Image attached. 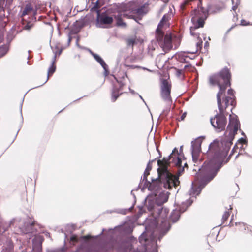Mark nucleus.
<instances>
[{"label": "nucleus", "instance_id": "obj_19", "mask_svg": "<svg viewBox=\"0 0 252 252\" xmlns=\"http://www.w3.org/2000/svg\"><path fill=\"white\" fill-rule=\"evenodd\" d=\"M232 210V207L231 205H229V208L227 209V210L225 211L223 214L222 218V223H224L225 221H226L230 215V212Z\"/></svg>", "mask_w": 252, "mask_h": 252}, {"label": "nucleus", "instance_id": "obj_18", "mask_svg": "<svg viewBox=\"0 0 252 252\" xmlns=\"http://www.w3.org/2000/svg\"><path fill=\"white\" fill-rule=\"evenodd\" d=\"M56 53L55 54V55L53 57L52 62V64H51V66L48 69V76L50 74L52 75L55 71L56 66L55 65V63L56 62ZM48 77H49V76L48 77V78L47 79L46 81H47Z\"/></svg>", "mask_w": 252, "mask_h": 252}, {"label": "nucleus", "instance_id": "obj_30", "mask_svg": "<svg viewBox=\"0 0 252 252\" xmlns=\"http://www.w3.org/2000/svg\"><path fill=\"white\" fill-rule=\"evenodd\" d=\"M241 24L243 26H246L248 25V23H246L245 20H242L241 21Z\"/></svg>", "mask_w": 252, "mask_h": 252}, {"label": "nucleus", "instance_id": "obj_37", "mask_svg": "<svg viewBox=\"0 0 252 252\" xmlns=\"http://www.w3.org/2000/svg\"><path fill=\"white\" fill-rule=\"evenodd\" d=\"M185 58L184 59V61H185V62H187V59H188V58H189V59H190L188 56H185Z\"/></svg>", "mask_w": 252, "mask_h": 252}, {"label": "nucleus", "instance_id": "obj_34", "mask_svg": "<svg viewBox=\"0 0 252 252\" xmlns=\"http://www.w3.org/2000/svg\"><path fill=\"white\" fill-rule=\"evenodd\" d=\"M31 28V26L29 25V23H28V24H27V25L25 26V28L26 29H30V28Z\"/></svg>", "mask_w": 252, "mask_h": 252}, {"label": "nucleus", "instance_id": "obj_15", "mask_svg": "<svg viewBox=\"0 0 252 252\" xmlns=\"http://www.w3.org/2000/svg\"><path fill=\"white\" fill-rule=\"evenodd\" d=\"M170 18V15L169 14H165L162 19L161 20L160 22L158 24V28L157 29V32H158L161 31L160 29L161 28L164 26V25L167 26L168 24L167 23L169 19Z\"/></svg>", "mask_w": 252, "mask_h": 252}, {"label": "nucleus", "instance_id": "obj_24", "mask_svg": "<svg viewBox=\"0 0 252 252\" xmlns=\"http://www.w3.org/2000/svg\"><path fill=\"white\" fill-rule=\"evenodd\" d=\"M70 241L72 242L73 244H74V243L78 241V237L75 235H72L70 238Z\"/></svg>", "mask_w": 252, "mask_h": 252}, {"label": "nucleus", "instance_id": "obj_4", "mask_svg": "<svg viewBox=\"0 0 252 252\" xmlns=\"http://www.w3.org/2000/svg\"><path fill=\"white\" fill-rule=\"evenodd\" d=\"M230 73L227 68H224L218 74L211 76L209 82L212 85H217L219 91L217 94V101H221V97L225 93L227 86H230Z\"/></svg>", "mask_w": 252, "mask_h": 252}, {"label": "nucleus", "instance_id": "obj_22", "mask_svg": "<svg viewBox=\"0 0 252 252\" xmlns=\"http://www.w3.org/2000/svg\"><path fill=\"white\" fill-rule=\"evenodd\" d=\"M8 50L7 46L4 45L0 47V57L5 55Z\"/></svg>", "mask_w": 252, "mask_h": 252}, {"label": "nucleus", "instance_id": "obj_7", "mask_svg": "<svg viewBox=\"0 0 252 252\" xmlns=\"http://www.w3.org/2000/svg\"><path fill=\"white\" fill-rule=\"evenodd\" d=\"M156 38L159 45L165 52H169L174 46V48L176 49L179 44V42L176 43L178 39L175 36H173L170 33L166 34L164 36L163 33L161 31L156 32Z\"/></svg>", "mask_w": 252, "mask_h": 252}, {"label": "nucleus", "instance_id": "obj_45", "mask_svg": "<svg viewBox=\"0 0 252 252\" xmlns=\"http://www.w3.org/2000/svg\"><path fill=\"white\" fill-rule=\"evenodd\" d=\"M182 147H183L182 146H181V147H180V149H182Z\"/></svg>", "mask_w": 252, "mask_h": 252}, {"label": "nucleus", "instance_id": "obj_16", "mask_svg": "<svg viewBox=\"0 0 252 252\" xmlns=\"http://www.w3.org/2000/svg\"><path fill=\"white\" fill-rule=\"evenodd\" d=\"M92 55L94 58L100 64V65L102 66L103 69L106 71L108 68V66L105 63V62L103 60V59L98 55L92 53Z\"/></svg>", "mask_w": 252, "mask_h": 252}, {"label": "nucleus", "instance_id": "obj_44", "mask_svg": "<svg viewBox=\"0 0 252 252\" xmlns=\"http://www.w3.org/2000/svg\"><path fill=\"white\" fill-rule=\"evenodd\" d=\"M122 85H121V86H120V89H121Z\"/></svg>", "mask_w": 252, "mask_h": 252}, {"label": "nucleus", "instance_id": "obj_43", "mask_svg": "<svg viewBox=\"0 0 252 252\" xmlns=\"http://www.w3.org/2000/svg\"><path fill=\"white\" fill-rule=\"evenodd\" d=\"M2 39H0V42H1L2 41Z\"/></svg>", "mask_w": 252, "mask_h": 252}, {"label": "nucleus", "instance_id": "obj_12", "mask_svg": "<svg viewBox=\"0 0 252 252\" xmlns=\"http://www.w3.org/2000/svg\"><path fill=\"white\" fill-rule=\"evenodd\" d=\"M108 1L109 0H88V3H90L89 7L91 11H96L99 10L98 9Z\"/></svg>", "mask_w": 252, "mask_h": 252}, {"label": "nucleus", "instance_id": "obj_36", "mask_svg": "<svg viewBox=\"0 0 252 252\" xmlns=\"http://www.w3.org/2000/svg\"><path fill=\"white\" fill-rule=\"evenodd\" d=\"M129 89L130 92L132 94H135V92H134L133 90H132L130 89V88H129Z\"/></svg>", "mask_w": 252, "mask_h": 252}, {"label": "nucleus", "instance_id": "obj_46", "mask_svg": "<svg viewBox=\"0 0 252 252\" xmlns=\"http://www.w3.org/2000/svg\"><path fill=\"white\" fill-rule=\"evenodd\" d=\"M182 147H183L182 146H181V147H180V149H182Z\"/></svg>", "mask_w": 252, "mask_h": 252}, {"label": "nucleus", "instance_id": "obj_40", "mask_svg": "<svg viewBox=\"0 0 252 252\" xmlns=\"http://www.w3.org/2000/svg\"><path fill=\"white\" fill-rule=\"evenodd\" d=\"M71 37L69 36V38H68V42H70L71 41Z\"/></svg>", "mask_w": 252, "mask_h": 252}, {"label": "nucleus", "instance_id": "obj_9", "mask_svg": "<svg viewBox=\"0 0 252 252\" xmlns=\"http://www.w3.org/2000/svg\"><path fill=\"white\" fill-rule=\"evenodd\" d=\"M149 172H150L145 170L143 177L141 178L139 186H142L143 185L142 190L148 188V190L150 191H156V190L160 188L159 182L160 181V179L159 178V180H153L152 182L150 183L147 180V176L149 175Z\"/></svg>", "mask_w": 252, "mask_h": 252}, {"label": "nucleus", "instance_id": "obj_6", "mask_svg": "<svg viewBox=\"0 0 252 252\" xmlns=\"http://www.w3.org/2000/svg\"><path fill=\"white\" fill-rule=\"evenodd\" d=\"M129 4H125L123 7L124 12L115 17L117 20L116 24L117 26L123 27L126 26V24L123 22L121 19L122 16L128 18L134 19L133 14H136L138 16H143L148 11V5L146 4H144L135 9H129L128 10L127 9L129 8Z\"/></svg>", "mask_w": 252, "mask_h": 252}, {"label": "nucleus", "instance_id": "obj_32", "mask_svg": "<svg viewBox=\"0 0 252 252\" xmlns=\"http://www.w3.org/2000/svg\"><path fill=\"white\" fill-rule=\"evenodd\" d=\"M239 224L240 225L241 227H244V229L245 230V225L244 223L243 222H239Z\"/></svg>", "mask_w": 252, "mask_h": 252}, {"label": "nucleus", "instance_id": "obj_23", "mask_svg": "<svg viewBox=\"0 0 252 252\" xmlns=\"http://www.w3.org/2000/svg\"><path fill=\"white\" fill-rule=\"evenodd\" d=\"M136 42V39L135 38H130L129 39H127L126 40V43L127 45L133 46V45Z\"/></svg>", "mask_w": 252, "mask_h": 252}, {"label": "nucleus", "instance_id": "obj_42", "mask_svg": "<svg viewBox=\"0 0 252 252\" xmlns=\"http://www.w3.org/2000/svg\"><path fill=\"white\" fill-rule=\"evenodd\" d=\"M233 215L232 216V218H233ZM232 218H231V221H232Z\"/></svg>", "mask_w": 252, "mask_h": 252}, {"label": "nucleus", "instance_id": "obj_20", "mask_svg": "<svg viewBox=\"0 0 252 252\" xmlns=\"http://www.w3.org/2000/svg\"><path fill=\"white\" fill-rule=\"evenodd\" d=\"M119 90L114 88L112 92V100L114 102L119 96Z\"/></svg>", "mask_w": 252, "mask_h": 252}, {"label": "nucleus", "instance_id": "obj_13", "mask_svg": "<svg viewBox=\"0 0 252 252\" xmlns=\"http://www.w3.org/2000/svg\"><path fill=\"white\" fill-rule=\"evenodd\" d=\"M36 12L33 9L32 6L31 4H27L24 10L22 12L21 16L23 17L24 19V17L27 15H30L32 17V20H36L35 15Z\"/></svg>", "mask_w": 252, "mask_h": 252}, {"label": "nucleus", "instance_id": "obj_31", "mask_svg": "<svg viewBox=\"0 0 252 252\" xmlns=\"http://www.w3.org/2000/svg\"><path fill=\"white\" fill-rule=\"evenodd\" d=\"M186 116V113H184L180 117L181 120H183Z\"/></svg>", "mask_w": 252, "mask_h": 252}, {"label": "nucleus", "instance_id": "obj_38", "mask_svg": "<svg viewBox=\"0 0 252 252\" xmlns=\"http://www.w3.org/2000/svg\"><path fill=\"white\" fill-rule=\"evenodd\" d=\"M139 96L140 98L143 100V101L144 103H145V102L144 100V99H143V97H142L140 95H139Z\"/></svg>", "mask_w": 252, "mask_h": 252}, {"label": "nucleus", "instance_id": "obj_17", "mask_svg": "<svg viewBox=\"0 0 252 252\" xmlns=\"http://www.w3.org/2000/svg\"><path fill=\"white\" fill-rule=\"evenodd\" d=\"M180 216V211L175 210H174L171 216H170V220L173 222H176L178 219H179Z\"/></svg>", "mask_w": 252, "mask_h": 252}, {"label": "nucleus", "instance_id": "obj_25", "mask_svg": "<svg viewBox=\"0 0 252 252\" xmlns=\"http://www.w3.org/2000/svg\"><path fill=\"white\" fill-rule=\"evenodd\" d=\"M4 1H6V4L7 5H10L13 2V0H0V3Z\"/></svg>", "mask_w": 252, "mask_h": 252}, {"label": "nucleus", "instance_id": "obj_10", "mask_svg": "<svg viewBox=\"0 0 252 252\" xmlns=\"http://www.w3.org/2000/svg\"><path fill=\"white\" fill-rule=\"evenodd\" d=\"M171 89V85L166 80H163L161 86L160 94L163 100L169 104L172 102Z\"/></svg>", "mask_w": 252, "mask_h": 252}, {"label": "nucleus", "instance_id": "obj_41", "mask_svg": "<svg viewBox=\"0 0 252 252\" xmlns=\"http://www.w3.org/2000/svg\"><path fill=\"white\" fill-rule=\"evenodd\" d=\"M181 70H178V73L179 74L181 73Z\"/></svg>", "mask_w": 252, "mask_h": 252}, {"label": "nucleus", "instance_id": "obj_14", "mask_svg": "<svg viewBox=\"0 0 252 252\" xmlns=\"http://www.w3.org/2000/svg\"><path fill=\"white\" fill-rule=\"evenodd\" d=\"M228 94L230 95V96H226L225 98H223L222 99H221V102L223 105H224V103H223V101L225 100L226 98H228L229 100V106L231 105L233 106L232 108H231V111H232L233 108L236 105V101H235V97L234 95V90L230 89L228 90L227 92Z\"/></svg>", "mask_w": 252, "mask_h": 252}, {"label": "nucleus", "instance_id": "obj_47", "mask_svg": "<svg viewBox=\"0 0 252 252\" xmlns=\"http://www.w3.org/2000/svg\"><path fill=\"white\" fill-rule=\"evenodd\" d=\"M232 3H233H233H234L233 0H232Z\"/></svg>", "mask_w": 252, "mask_h": 252}, {"label": "nucleus", "instance_id": "obj_21", "mask_svg": "<svg viewBox=\"0 0 252 252\" xmlns=\"http://www.w3.org/2000/svg\"><path fill=\"white\" fill-rule=\"evenodd\" d=\"M124 228L126 232L130 233L132 232L134 226L132 224L129 225L128 224L126 223L124 225Z\"/></svg>", "mask_w": 252, "mask_h": 252}, {"label": "nucleus", "instance_id": "obj_27", "mask_svg": "<svg viewBox=\"0 0 252 252\" xmlns=\"http://www.w3.org/2000/svg\"><path fill=\"white\" fill-rule=\"evenodd\" d=\"M151 169H152V166L150 163H148L147 165L145 170L150 172L151 171Z\"/></svg>", "mask_w": 252, "mask_h": 252}, {"label": "nucleus", "instance_id": "obj_35", "mask_svg": "<svg viewBox=\"0 0 252 252\" xmlns=\"http://www.w3.org/2000/svg\"><path fill=\"white\" fill-rule=\"evenodd\" d=\"M205 47H207L209 46V43L208 41H206L204 45Z\"/></svg>", "mask_w": 252, "mask_h": 252}, {"label": "nucleus", "instance_id": "obj_1", "mask_svg": "<svg viewBox=\"0 0 252 252\" xmlns=\"http://www.w3.org/2000/svg\"><path fill=\"white\" fill-rule=\"evenodd\" d=\"M239 127L240 123L237 116L230 115L229 123L225 133V137L221 142L222 145H225V147L220 150L217 143L210 144L207 151L208 160L199 169L196 180L192 183L190 195H198L204 186L216 175L220 167L221 161L227 155Z\"/></svg>", "mask_w": 252, "mask_h": 252}, {"label": "nucleus", "instance_id": "obj_8", "mask_svg": "<svg viewBox=\"0 0 252 252\" xmlns=\"http://www.w3.org/2000/svg\"><path fill=\"white\" fill-rule=\"evenodd\" d=\"M204 137L202 136L198 137L191 141V151L192 158V161L195 164H198L201 162L199 159V156L201 151V144Z\"/></svg>", "mask_w": 252, "mask_h": 252}, {"label": "nucleus", "instance_id": "obj_3", "mask_svg": "<svg viewBox=\"0 0 252 252\" xmlns=\"http://www.w3.org/2000/svg\"><path fill=\"white\" fill-rule=\"evenodd\" d=\"M170 228L166 215V210L162 209L158 219L155 218L152 225H146L145 231L140 236V243L147 247L149 242L157 245V238L160 241Z\"/></svg>", "mask_w": 252, "mask_h": 252}, {"label": "nucleus", "instance_id": "obj_29", "mask_svg": "<svg viewBox=\"0 0 252 252\" xmlns=\"http://www.w3.org/2000/svg\"><path fill=\"white\" fill-rule=\"evenodd\" d=\"M239 3H240V2H236V4H235V5H233V6H232V10H234V11H235V10H236V9H237V5H238V4H239Z\"/></svg>", "mask_w": 252, "mask_h": 252}, {"label": "nucleus", "instance_id": "obj_39", "mask_svg": "<svg viewBox=\"0 0 252 252\" xmlns=\"http://www.w3.org/2000/svg\"><path fill=\"white\" fill-rule=\"evenodd\" d=\"M189 65H186L184 66V68L186 69L187 68L189 67Z\"/></svg>", "mask_w": 252, "mask_h": 252}, {"label": "nucleus", "instance_id": "obj_11", "mask_svg": "<svg viewBox=\"0 0 252 252\" xmlns=\"http://www.w3.org/2000/svg\"><path fill=\"white\" fill-rule=\"evenodd\" d=\"M97 13V22L99 27H102L101 24H109L113 22V18L111 16H108L105 13L100 14L99 10L96 11Z\"/></svg>", "mask_w": 252, "mask_h": 252}, {"label": "nucleus", "instance_id": "obj_26", "mask_svg": "<svg viewBox=\"0 0 252 252\" xmlns=\"http://www.w3.org/2000/svg\"><path fill=\"white\" fill-rule=\"evenodd\" d=\"M202 45V41L199 39V41L196 43V46L197 48L201 49Z\"/></svg>", "mask_w": 252, "mask_h": 252}, {"label": "nucleus", "instance_id": "obj_33", "mask_svg": "<svg viewBox=\"0 0 252 252\" xmlns=\"http://www.w3.org/2000/svg\"><path fill=\"white\" fill-rule=\"evenodd\" d=\"M240 142L243 143H245V142H246V140L242 138L240 139Z\"/></svg>", "mask_w": 252, "mask_h": 252}, {"label": "nucleus", "instance_id": "obj_28", "mask_svg": "<svg viewBox=\"0 0 252 252\" xmlns=\"http://www.w3.org/2000/svg\"><path fill=\"white\" fill-rule=\"evenodd\" d=\"M90 236L88 235V236H82L81 237V239L83 240H88L90 239Z\"/></svg>", "mask_w": 252, "mask_h": 252}, {"label": "nucleus", "instance_id": "obj_2", "mask_svg": "<svg viewBox=\"0 0 252 252\" xmlns=\"http://www.w3.org/2000/svg\"><path fill=\"white\" fill-rule=\"evenodd\" d=\"M173 163L177 166H181V159L179 158L178 151L175 148L172 153L167 158H164L162 160L158 161V164L161 169V172H159L160 188L156 191H151L152 195L155 197V202L158 206H161L167 201L168 194L167 192L161 191L163 186L165 189H170L173 186L176 187L179 184L178 178L171 174L167 169V166L170 161Z\"/></svg>", "mask_w": 252, "mask_h": 252}, {"label": "nucleus", "instance_id": "obj_48", "mask_svg": "<svg viewBox=\"0 0 252 252\" xmlns=\"http://www.w3.org/2000/svg\"><path fill=\"white\" fill-rule=\"evenodd\" d=\"M61 51H60L59 55L61 54Z\"/></svg>", "mask_w": 252, "mask_h": 252}, {"label": "nucleus", "instance_id": "obj_5", "mask_svg": "<svg viewBox=\"0 0 252 252\" xmlns=\"http://www.w3.org/2000/svg\"><path fill=\"white\" fill-rule=\"evenodd\" d=\"M229 100L228 98L224 100L223 103H224V105L222 104L221 101H217L219 113L217 114L214 118L210 119L211 125L217 132L225 129L227 123L226 117L228 114L226 112V109L229 106Z\"/></svg>", "mask_w": 252, "mask_h": 252}]
</instances>
